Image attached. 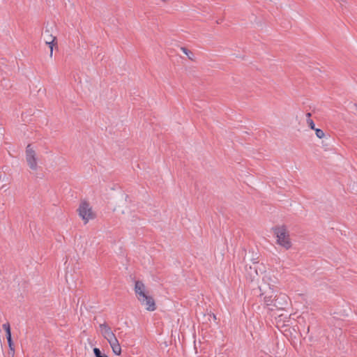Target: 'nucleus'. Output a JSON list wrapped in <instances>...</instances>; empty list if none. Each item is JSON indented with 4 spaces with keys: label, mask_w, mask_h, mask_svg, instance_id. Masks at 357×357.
<instances>
[{
    "label": "nucleus",
    "mask_w": 357,
    "mask_h": 357,
    "mask_svg": "<svg viewBox=\"0 0 357 357\" xmlns=\"http://www.w3.org/2000/svg\"><path fill=\"white\" fill-rule=\"evenodd\" d=\"M311 116H312V114L310 112L306 113L307 119H311Z\"/></svg>",
    "instance_id": "obj_19"
},
{
    "label": "nucleus",
    "mask_w": 357,
    "mask_h": 357,
    "mask_svg": "<svg viewBox=\"0 0 357 357\" xmlns=\"http://www.w3.org/2000/svg\"><path fill=\"white\" fill-rule=\"evenodd\" d=\"M2 328L5 331L6 335H11L10 326V324L8 322H6V323L3 324L2 325Z\"/></svg>",
    "instance_id": "obj_13"
},
{
    "label": "nucleus",
    "mask_w": 357,
    "mask_h": 357,
    "mask_svg": "<svg viewBox=\"0 0 357 357\" xmlns=\"http://www.w3.org/2000/svg\"><path fill=\"white\" fill-rule=\"evenodd\" d=\"M211 320H213V323L215 324H216V317L214 314L213 313H207V314H203V317H202V331H203L204 330H206L207 329V326L205 325L207 324V321H211Z\"/></svg>",
    "instance_id": "obj_7"
},
{
    "label": "nucleus",
    "mask_w": 357,
    "mask_h": 357,
    "mask_svg": "<svg viewBox=\"0 0 357 357\" xmlns=\"http://www.w3.org/2000/svg\"><path fill=\"white\" fill-rule=\"evenodd\" d=\"M181 50L188 57V59L190 60H191V61L195 60V58H194L195 55H194L193 52H192L190 50H188L185 47H181Z\"/></svg>",
    "instance_id": "obj_12"
},
{
    "label": "nucleus",
    "mask_w": 357,
    "mask_h": 357,
    "mask_svg": "<svg viewBox=\"0 0 357 357\" xmlns=\"http://www.w3.org/2000/svg\"><path fill=\"white\" fill-rule=\"evenodd\" d=\"M26 160L31 169H37L38 165L36 154L35 151L31 148V145L30 144H28L26 148Z\"/></svg>",
    "instance_id": "obj_5"
},
{
    "label": "nucleus",
    "mask_w": 357,
    "mask_h": 357,
    "mask_svg": "<svg viewBox=\"0 0 357 357\" xmlns=\"http://www.w3.org/2000/svg\"><path fill=\"white\" fill-rule=\"evenodd\" d=\"M49 34H51L50 31L48 29L47 26H46L44 32L45 37H46V40H51V38L49 37Z\"/></svg>",
    "instance_id": "obj_17"
},
{
    "label": "nucleus",
    "mask_w": 357,
    "mask_h": 357,
    "mask_svg": "<svg viewBox=\"0 0 357 357\" xmlns=\"http://www.w3.org/2000/svg\"><path fill=\"white\" fill-rule=\"evenodd\" d=\"M277 328L282 335H293L296 333L295 328L289 325L282 324V328H280L279 326H277Z\"/></svg>",
    "instance_id": "obj_8"
},
{
    "label": "nucleus",
    "mask_w": 357,
    "mask_h": 357,
    "mask_svg": "<svg viewBox=\"0 0 357 357\" xmlns=\"http://www.w3.org/2000/svg\"><path fill=\"white\" fill-rule=\"evenodd\" d=\"M5 186H6V185H5V184H3V185H1V188H3Z\"/></svg>",
    "instance_id": "obj_22"
},
{
    "label": "nucleus",
    "mask_w": 357,
    "mask_h": 357,
    "mask_svg": "<svg viewBox=\"0 0 357 357\" xmlns=\"http://www.w3.org/2000/svg\"><path fill=\"white\" fill-rule=\"evenodd\" d=\"M49 37L51 38V40H45V43L49 46L50 49V56L52 57L53 54V47L57 45V42L56 36H54L52 34H49Z\"/></svg>",
    "instance_id": "obj_10"
},
{
    "label": "nucleus",
    "mask_w": 357,
    "mask_h": 357,
    "mask_svg": "<svg viewBox=\"0 0 357 357\" xmlns=\"http://www.w3.org/2000/svg\"><path fill=\"white\" fill-rule=\"evenodd\" d=\"M135 291L137 299L139 301L142 305L146 307L149 311H153L155 310V303L152 296H149L145 292V286L142 281L137 280L135 282Z\"/></svg>",
    "instance_id": "obj_2"
},
{
    "label": "nucleus",
    "mask_w": 357,
    "mask_h": 357,
    "mask_svg": "<svg viewBox=\"0 0 357 357\" xmlns=\"http://www.w3.org/2000/svg\"><path fill=\"white\" fill-rule=\"evenodd\" d=\"M7 179L6 178V175H3V176L2 177V176L1 175L0 176V182L2 181V183H4V181Z\"/></svg>",
    "instance_id": "obj_18"
},
{
    "label": "nucleus",
    "mask_w": 357,
    "mask_h": 357,
    "mask_svg": "<svg viewBox=\"0 0 357 357\" xmlns=\"http://www.w3.org/2000/svg\"><path fill=\"white\" fill-rule=\"evenodd\" d=\"M314 130L315 131V134L318 138L322 139L325 136V133L321 129L315 128Z\"/></svg>",
    "instance_id": "obj_14"
},
{
    "label": "nucleus",
    "mask_w": 357,
    "mask_h": 357,
    "mask_svg": "<svg viewBox=\"0 0 357 357\" xmlns=\"http://www.w3.org/2000/svg\"><path fill=\"white\" fill-rule=\"evenodd\" d=\"M8 344L10 348V351H8V355H10L12 357H14L15 354V349L14 344L12 340V336H7Z\"/></svg>",
    "instance_id": "obj_11"
},
{
    "label": "nucleus",
    "mask_w": 357,
    "mask_h": 357,
    "mask_svg": "<svg viewBox=\"0 0 357 357\" xmlns=\"http://www.w3.org/2000/svg\"><path fill=\"white\" fill-rule=\"evenodd\" d=\"M260 297L264 296V302L270 311H286L289 307V296L282 293L275 294V291L269 285L259 286Z\"/></svg>",
    "instance_id": "obj_1"
},
{
    "label": "nucleus",
    "mask_w": 357,
    "mask_h": 357,
    "mask_svg": "<svg viewBox=\"0 0 357 357\" xmlns=\"http://www.w3.org/2000/svg\"><path fill=\"white\" fill-rule=\"evenodd\" d=\"M107 340L112 349L113 352L116 355H120L121 353V348L119 344V340L116 338V336H109Z\"/></svg>",
    "instance_id": "obj_6"
},
{
    "label": "nucleus",
    "mask_w": 357,
    "mask_h": 357,
    "mask_svg": "<svg viewBox=\"0 0 357 357\" xmlns=\"http://www.w3.org/2000/svg\"><path fill=\"white\" fill-rule=\"evenodd\" d=\"M306 121H307V123L310 129L314 130L316 128L314 123L311 119H307Z\"/></svg>",
    "instance_id": "obj_16"
},
{
    "label": "nucleus",
    "mask_w": 357,
    "mask_h": 357,
    "mask_svg": "<svg viewBox=\"0 0 357 357\" xmlns=\"http://www.w3.org/2000/svg\"><path fill=\"white\" fill-rule=\"evenodd\" d=\"M99 331L102 335H114L110 326L106 322L99 324Z\"/></svg>",
    "instance_id": "obj_9"
},
{
    "label": "nucleus",
    "mask_w": 357,
    "mask_h": 357,
    "mask_svg": "<svg viewBox=\"0 0 357 357\" xmlns=\"http://www.w3.org/2000/svg\"><path fill=\"white\" fill-rule=\"evenodd\" d=\"M335 333H340V334H342L343 332L342 331V329H341V328H339V329H338V331H336Z\"/></svg>",
    "instance_id": "obj_20"
},
{
    "label": "nucleus",
    "mask_w": 357,
    "mask_h": 357,
    "mask_svg": "<svg viewBox=\"0 0 357 357\" xmlns=\"http://www.w3.org/2000/svg\"><path fill=\"white\" fill-rule=\"evenodd\" d=\"M282 316H283V314H278V317H282Z\"/></svg>",
    "instance_id": "obj_23"
},
{
    "label": "nucleus",
    "mask_w": 357,
    "mask_h": 357,
    "mask_svg": "<svg viewBox=\"0 0 357 357\" xmlns=\"http://www.w3.org/2000/svg\"><path fill=\"white\" fill-rule=\"evenodd\" d=\"M93 353L96 357H107L105 354H102L98 348H94Z\"/></svg>",
    "instance_id": "obj_15"
},
{
    "label": "nucleus",
    "mask_w": 357,
    "mask_h": 357,
    "mask_svg": "<svg viewBox=\"0 0 357 357\" xmlns=\"http://www.w3.org/2000/svg\"><path fill=\"white\" fill-rule=\"evenodd\" d=\"M274 234L277 237V243L284 248L286 250H289L292 244L290 241L289 232L287 230L285 226H276L273 227Z\"/></svg>",
    "instance_id": "obj_3"
},
{
    "label": "nucleus",
    "mask_w": 357,
    "mask_h": 357,
    "mask_svg": "<svg viewBox=\"0 0 357 357\" xmlns=\"http://www.w3.org/2000/svg\"><path fill=\"white\" fill-rule=\"evenodd\" d=\"M162 1L165 2L167 0H162Z\"/></svg>",
    "instance_id": "obj_25"
},
{
    "label": "nucleus",
    "mask_w": 357,
    "mask_h": 357,
    "mask_svg": "<svg viewBox=\"0 0 357 357\" xmlns=\"http://www.w3.org/2000/svg\"><path fill=\"white\" fill-rule=\"evenodd\" d=\"M79 215L86 224L89 220L94 219L96 214L93 212L92 208L90 206L89 203L86 201H82L77 209Z\"/></svg>",
    "instance_id": "obj_4"
},
{
    "label": "nucleus",
    "mask_w": 357,
    "mask_h": 357,
    "mask_svg": "<svg viewBox=\"0 0 357 357\" xmlns=\"http://www.w3.org/2000/svg\"><path fill=\"white\" fill-rule=\"evenodd\" d=\"M309 331H310V327L308 326V327H307V333H309Z\"/></svg>",
    "instance_id": "obj_24"
},
{
    "label": "nucleus",
    "mask_w": 357,
    "mask_h": 357,
    "mask_svg": "<svg viewBox=\"0 0 357 357\" xmlns=\"http://www.w3.org/2000/svg\"><path fill=\"white\" fill-rule=\"evenodd\" d=\"M194 343H195V347L196 349L197 348V340H194Z\"/></svg>",
    "instance_id": "obj_21"
}]
</instances>
